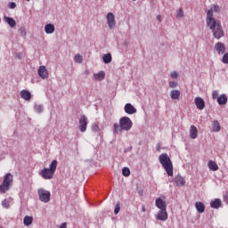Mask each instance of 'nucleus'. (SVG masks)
I'll list each match as a JSON object with an SVG mask.
<instances>
[{
  "label": "nucleus",
  "instance_id": "09e8293b",
  "mask_svg": "<svg viewBox=\"0 0 228 228\" xmlns=\"http://www.w3.org/2000/svg\"><path fill=\"white\" fill-rule=\"evenodd\" d=\"M0 228H2V227H0Z\"/></svg>",
  "mask_w": 228,
  "mask_h": 228
},
{
  "label": "nucleus",
  "instance_id": "2eb2a0df",
  "mask_svg": "<svg viewBox=\"0 0 228 228\" xmlns=\"http://www.w3.org/2000/svg\"><path fill=\"white\" fill-rule=\"evenodd\" d=\"M124 110L127 115H134L136 113V109L131 103H126Z\"/></svg>",
  "mask_w": 228,
  "mask_h": 228
},
{
  "label": "nucleus",
  "instance_id": "473e14b6",
  "mask_svg": "<svg viewBox=\"0 0 228 228\" xmlns=\"http://www.w3.org/2000/svg\"><path fill=\"white\" fill-rule=\"evenodd\" d=\"M35 110L37 113H42L44 111V107H42L41 105H36Z\"/></svg>",
  "mask_w": 228,
  "mask_h": 228
},
{
  "label": "nucleus",
  "instance_id": "f704fd0d",
  "mask_svg": "<svg viewBox=\"0 0 228 228\" xmlns=\"http://www.w3.org/2000/svg\"><path fill=\"white\" fill-rule=\"evenodd\" d=\"M170 77L173 79H177V77H179V74H177V71H173L170 73Z\"/></svg>",
  "mask_w": 228,
  "mask_h": 228
},
{
  "label": "nucleus",
  "instance_id": "9d476101",
  "mask_svg": "<svg viewBox=\"0 0 228 228\" xmlns=\"http://www.w3.org/2000/svg\"><path fill=\"white\" fill-rule=\"evenodd\" d=\"M215 51H216L217 54L222 55L225 54V44L222 42H218L214 46Z\"/></svg>",
  "mask_w": 228,
  "mask_h": 228
},
{
  "label": "nucleus",
  "instance_id": "ddd939ff",
  "mask_svg": "<svg viewBox=\"0 0 228 228\" xmlns=\"http://www.w3.org/2000/svg\"><path fill=\"white\" fill-rule=\"evenodd\" d=\"M194 102L198 110H204L206 108V102L200 97H196Z\"/></svg>",
  "mask_w": 228,
  "mask_h": 228
},
{
  "label": "nucleus",
  "instance_id": "ea45409f",
  "mask_svg": "<svg viewBox=\"0 0 228 228\" xmlns=\"http://www.w3.org/2000/svg\"><path fill=\"white\" fill-rule=\"evenodd\" d=\"M177 17H178L179 19L184 17V12H183V9H180V10H179V12H178V13H177Z\"/></svg>",
  "mask_w": 228,
  "mask_h": 228
},
{
  "label": "nucleus",
  "instance_id": "2f4dec72",
  "mask_svg": "<svg viewBox=\"0 0 228 228\" xmlns=\"http://www.w3.org/2000/svg\"><path fill=\"white\" fill-rule=\"evenodd\" d=\"M2 206L3 208H5L6 209H8V208H10V201L8 200H4L2 201Z\"/></svg>",
  "mask_w": 228,
  "mask_h": 228
},
{
  "label": "nucleus",
  "instance_id": "c756f323",
  "mask_svg": "<svg viewBox=\"0 0 228 228\" xmlns=\"http://www.w3.org/2000/svg\"><path fill=\"white\" fill-rule=\"evenodd\" d=\"M74 60L77 63H83V56L80 54H76Z\"/></svg>",
  "mask_w": 228,
  "mask_h": 228
},
{
  "label": "nucleus",
  "instance_id": "b1692460",
  "mask_svg": "<svg viewBox=\"0 0 228 228\" xmlns=\"http://www.w3.org/2000/svg\"><path fill=\"white\" fill-rule=\"evenodd\" d=\"M4 19L5 22H7L9 26H11V28H15L17 26V22L15 21V20H13V18L4 17Z\"/></svg>",
  "mask_w": 228,
  "mask_h": 228
},
{
  "label": "nucleus",
  "instance_id": "e433bc0d",
  "mask_svg": "<svg viewBox=\"0 0 228 228\" xmlns=\"http://www.w3.org/2000/svg\"><path fill=\"white\" fill-rule=\"evenodd\" d=\"M222 61L223 63L228 64V53L224 54Z\"/></svg>",
  "mask_w": 228,
  "mask_h": 228
},
{
  "label": "nucleus",
  "instance_id": "f257e3e1",
  "mask_svg": "<svg viewBox=\"0 0 228 228\" xmlns=\"http://www.w3.org/2000/svg\"><path fill=\"white\" fill-rule=\"evenodd\" d=\"M207 26L212 30L213 37L216 38V40H220V38L225 35L220 20H216V19L213 18V10H208L207 12Z\"/></svg>",
  "mask_w": 228,
  "mask_h": 228
},
{
  "label": "nucleus",
  "instance_id": "7c9ffc66",
  "mask_svg": "<svg viewBox=\"0 0 228 228\" xmlns=\"http://www.w3.org/2000/svg\"><path fill=\"white\" fill-rule=\"evenodd\" d=\"M92 130H93L94 133H99V131H100L99 124H97V123L93 124V125H92Z\"/></svg>",
  "mask_w": 228,
  "mask_h": 228
},
{
  "label": "nucleus",
  "instance_id": "cd10ccee",
  "mask_svg": "<svg viewBox=\"0 0 228 228\" xmlns=\"http://www.w3.org/2000/svg\"><path fill=\"white\" fill-rule=\"evenodd\" d=\"M102 60L104 63H111V60H112L111 53L104 54L102 57Z\"/></svg>",
  "mask_w": 228,
  "mask_h": 228
},
{
  "label": "nucleus",
  "instance_id": "a878e982",
  "mask_svg": "<svg viewBox=\"0 0 228 228\" xmlns=\"http://www.w3.org/2000/svg\"><path fill=\"white\" fill-rule=\"evenodd\" d=\"M45 33H47V35L53 34V32L54 31V25H53L51 23L46 24L45 26Z\"/></svg>",
  "mask_w": 228,
  "mask_h": 228
},
{
  "label": "nucleus",
  "instance_id": "37998d69",
  "mask_svg": "<svg viewBox=\"0 0 228 228\" xmlns=\"http://www.w3.org/2000/svg\"><path fill=\"white\" fill-rule=\"evenodd\" d=\"M60 228H67V223H62Z\"/></svg>",
  "mask_w": 228,
  "mask_h": 228
},
{
  "label": "nucleus",
  "instance_id": "0eeeda50",
  "mask_svg": "<svg viewBox=\"0 0 228 228\" xmlns=\"http://www.w3.org/2000/svg\"><path fill=\"white\" fill-rule=\"evenodd\" d=\"M88 126V118L86 116L82 115L78 120V127L81 133L86 132V127Z\"/></svg>",
  "mask_w": 228,
  "mask_h": 228
},
{
  "label": "nucleus",
  "instance_id": "f03ea898",
  "mask_svg": "<svg viewBox=\"0 0 228 228\" xmlns=\"http://www.w3.org/2000/svg\"><path fill=\"white\" fill-rule=\"evenodd\" d=\"M159 160L160 165H162L163 168L166 170L167 175L172 177V175H174V165L172 164V160L170 159V157H168V154H160Z\"/></svg>",
  "mask_w": 228,
  "mask_h": 228
},
{
  "label": "nucleus",
  "instance_id": "79ce46f5",
  "mask_svg": "<svg viewBox=\"0 0 228 228\" xmlns=\"http://www.w3.org/2000/svg\"><path fill=\"white\" fill-rule=\"evenodd\" d=\"M224 202H226V204H228V191H226L224 195Z\"/></svg>",
  "mask_w": 228,
  "mask_h": 228
},
{
  "label": "nucleus",
  "instance_id": "de8ad7c7",
  "mask_svg": "<svg viewBox=\"0 0 228 228\" xmlns=\"http://www.w3.org/2000/svg\"><path fill=\"white\" fill-rule=\"evenodd\" d=\"M133 1H136V0H133Z\"/></svg>",
  "mask_w": 228,
  "mask_h": 228
},
{
  "label": "nucleus",
  "instance_id": "423d86ee",
  "mask_svg": "<svg viewBox=\"0 0 228 228\" xmlns=\"http://www.w3.org/2000/svg\"><path fill=\"white\" fill-rule=\"evenodd\" d=\"M37 195L39 197V200H41V202H45V204H47V202L51 200V191L44 188L37 190Z\"/></svg>",
  "mask_w": 228,
  "mask_h": 228
},
{
  "label": "nucleus",
  "instance_id": "412c9836",
  "mask_svg": "<svg viewBox=\"0 0 228 228\" xmlns=\"http://www.w3.org/2000/svg\"><path fill=\"white\" fill-rule=\"evenodd\" d=\"M94 77L95 81H102V79H104V77H106V73H104V71H100L98 73H94Z\"/></svg>",
  "mask_w": 228,
  "mask_h": 228
},
{
  "label": "nucleus",
  "instance_id": "7ed1b4c3",
  "mask_svg": "<svg viewBox=\"0 0 228 228\" xmlns=\"http://www.w3.org/2000/svg\"><path fill=\"white\" fill-rule=\"evenodd\" d=\"M114 131L116 133H122V131H130L133 127V121L128 117H122L118 123H114Z\"/></svg>",
  "mask_w": 228,
  "mask_h": 228
},
{
  "label": "nucleus",
  "instance_id": "72a5a7b5",
  "mask_svg": "<svg viewBox=\"0 0 228 228\" xmlns=\"http://www.w3.org/2000/svg\"><path fill=\"white\" fill-rule=\"evenodd\" d=\"M114 213L115 215H118V213H120V203H117V205L115 206Z\"/></svg>",
  "mask_w": 228,
  "mask_h": 228
},
{
  "label": "nucleus",
  "instance_id": "a19ab883",
  "mask_svg": "<svg viewBox=\"0 0 228 228\" xmlns=\"http://www.w3.org/2000/svg\"><path fill=\"white\" fill-rule=\"evenodd\" d=\"M218 91H213L212 99H218Z\"/></svg>",
  "mask_w": 228,
  "mask_h": 228
},
{
  "label": "nucleus",
  "instance_id": "c03bdc74",
  "mask_svg": "<svg viewBox=\"0 0 228 228\" xmlns=\"http://www.w3.org/2000/svg\"><path fill=\"white\" fill-rule=\"evenodd\" d=\"M142 213H145V211H147V208H145L144 205H142Z\"/></svg>",
  "mask_w": 228,
  "mask_h": 228
},
{
  "label": "nucleus",
  "instance_id": "1a4fd4ad",
  "mask_svg": "<svg viewBox=\"0 0 228 228\" xmlns=\"http://www.w3.org/2000/svg\"><path fill=\"white\" fill-rule=\"evenodd\" d=\"M156 220H160L161 222H167L168 220V213L167 209H162L158 212L155 216Z\"/></svg>",
  "mask_w": 228,
  "mask_h": 228
},
{
  "label": "nucleus",
  "instance_id": "dca6fc26",
  "mask_svg": "<svg viewBox=\"0 0 228 228\" xmlns=\"http://www.w3.org/2000/svg\"><path fill=\"white\" fill-rule=\"evenodd\" d=\"M175 183L176 186H184V184H186V180H184V177H183L181 175H177L175 177Z\"/></svg>",
  "mask_w": 228,
  "mask_h": 228
},
{
  "label": "nucleus",
  "instance_id": "58836bf2",
  "mask_svg": "<svg viewBox=\"0 0 228 228\" xmlns=\"http://www.w3.org/2000/svg\"><path fill=\"white\" fill-rule=\"evenodd\" d=\"M9 8H11V10H15V8H17V4H15V2L9 3Z\"/></svg>",
  "mask_w": 228,
  "mask_h": 228
},
{
  "label": "nucleus",
  "instance_id": "5701e85b",
  "mask_svg": "<svg viewBox=\"0 0 228 228\" xmlns=\"http://www.w3.org/2000/svg\"><path fill=\"white\" fill-rule=\"evenodd\" d=\"M217 102L220 106H224V104H227V95L225 94H221L217 98Z\"/></svg>",
  "mask_w": 228,
  "mask_h": 228
},
{
  "label": "nucleus",
  "instance_id": "bb28decb",
  "mask_svg": "<svg viewBox=\"0 0 228 228\" xmlns=\"http://www.w3.org/2000/svg\"><path fill=\"white\" fill-rule=\"evenodd\" d=\"M222 129V126H220V123L218 120H214L213 121V131L215 133H220V130Z\"/></svg>",
  "mask_w": 228,
  "mask_h": 228
},
{
  "label": "nucleus",
  "instance_id": "393cba45",
  "mask_svg": "<svg viewBox=\"0 0 228 228\" xmlns=\"http://www.w3.org/2000/svg\"><path fill=\"white\" fill-rule=\"evenodd\" d=\"M23 224L26 227H29L33 224V216H26L23 219Z\"/></svg>",
  "mask_w": 228,
  "mask_h": 228
},
{
  "label": "nucleus",
  "instance_id": "6ab92c4d",
  "mask_svg": "<svg viewBox=\"0 0 228 228\" xmlns=\"http://www.w3.org/2000/svg\"><path fill=\"white\" fill-rule=\"evenodd\" d=\"M170 97L174 101H175V100L179 101V98L181 97V91H179V90H173V91H171Z\"/></svg>",
  "mask_w": 228,
  "mask_h": 228
},
{
  "label": "nucleus",
  "instance_id": "c9c22d12",
  "mask_svg": "<svg viewBox=\"0 0 228 228\" xmlns=\"http://www.w3.org/2000/svg\"><path fill=\"white\" fill-rule=\"evenodd\" d=\"M210 10H212V19H213V12H220V7H218V5H213Z\"/></svg>",
  "mask_w": 228,
  "mask_h": 228
},
{
  "label": "nucleus",
  "instance_id": "6e6552de",
  "mask_svg": "<svg viewBox=\"0 0 228 228\" xmlns=\"http://www.w3.org/2000/svg\"><path fill=\"white\" fill-rule=\"evenodd\" d=\"M106 19L110 29H113V28L117 26V21L115 20V15L113 14V12L107 13Z\"/></svg>",
  "mask_w": 228,
  "mask_h": 228
},
{
  "label": "nucleus",
  "instance_id": "9b49d317",
  "mask_svg": "<svg viewBox=\"0 0 228 228\" xmlns=\"http://www.w3.org/2000/svg\"><path fill=\"white\" fill-rule=\"evenodd\" d=\"M38 76L41 79H47L49 77V71L45 69V66H40L38 69Z\"/></svg>",
  "mask_w": 228,
  "mask_h": 228
},
{
  "label": "nucleus",
  "instance_id": "4be33fe9",
  "mask_svg": "<svg viewBox=\"0 0 228 228\" xmlns=\"http://www.w3.org/2000/svg\"><path fill=\"white\" fill-rule=\"evenodd\" d=\"M222 206V200L220 199H216L214 201L210 202V207L214 209H218Z\"/></svg>",
  "mask_w": 228,
  "mask_h": 228
},
{
  "label": "nucleus",
  "instance_id": "f8f14e48",
  "mask_svg": "<svg viewBox=\"0 0 228 228\" xmlns=\"http://www.w3.org/2000/svg\"><path fill=\"white\" fill-rule=\"evenodd\" d=\"M189 134L191 140H195L197 136H199V129H197V126H195V125H191L190 126Z\"/></svg>",
  "mask_w": 228,
  "mask_h": 228
},
{
  "label": "nucleus",
  "instance_id": "4c0bfd02",
  "mask_svg": "<svg viewBox=\"0 0 228 228\" xmlns=\"http://www.w3.org/2000/svg\"><path fill=\"white\" fill-rule=\"evenodd\" d=\"M177 85V81H169L170 88H176Z\"/></svg>",
  "mask_w": 228,
  "mask_h": 228
},
{
  "label": "nucleus",
  "instance_id": "49530a36",
  "mask_svg": "<svg viewBox=\"0 0 228 228\" xmlns=\"http://www.w3.org/2000/svg\"><path fill=\"white\" fill-rule=\"evenodd\" d=\"M158 152H159L161 150L159 149V147L157 148Z\"/></svg>",
  "mask_w": 228,
  "mask_h": 228
},
{
  "label": "nucleus",
  "instance_id": "aec40b11",
  "mask_svg": "<svg viewBox=\"0 0 228 228\" xmlns=\"http://www.w3.org/2000/svg\"><path fill=\"white\" fill-rule=\"evenodd\" d=\"M208 167L212 172H216V170H218V164L213 160L208 162Z\"/></svg>",
  "mask_w": 228,
  "mask_h": 228
},
{
  "label": "nucleus",
  "instance_id": "f3484780",
  "mask_svg": "<svg viewBox=\"0 0 228 228\" xmlns=\"http://www.w3.org/2000/svg\"><path fill=\"white\" fill-rule=\"evenodd\" d=\"M20 97L24 99V101H30L31 100V93L28 90H21L20 91Z\"/></svg>",
  "mask_w": 228,
  "mask_h": 228
},
{
  "label": "nucleus",
  "instance_id": "4468645a",
  "mask_svg": "<svg viewBox=\"0 0 228 228\" xmlns=\"http://www.w3.org/2000/svg\"><path fill=\"white\" fill-rule=\"evenodd\" d=\"M155 206L159 209H167V201L163 200L161 198H158L155 200Z\"/></svg>",
  "mask_w": 228,
  "mask_h": 228
},
{
  "label": "nucleus",
  "instance_id": "a18cd8bd",
  "mask_svg": "<svg viewBox=\"0 0 228 228\" xmlns=\"http://www.w3.org/2000/svg\"><path fill=\"white\" fill-rule=\"evenodd\" d=\"M157 20H158L159 22H161V15H158V16H157Z\"/></svg>",
  "mask_w": 228,
  "mask_h": 228
},
{
  "label": "nucleus",
  "instance_id": "a211bd4d",
  "mask_svg": "<svg viewBox=\"0 0 228 228\" xmlns=\"http://www.w3.org/2000/svg\"><path fill=\"white\" fill-rule=\"evenodd\" d=\"M195 208L198 213H204V211H206V206H204V203H202L201 201H197L195 203Z\"/></svg>",
  "mask_w": 228,
  "mask_h": 228
},
{
  "label": "nucleus",
  "instance_id": "c85d7f7f",
  "mask_svg": "<svg viewBox=\"0 0 228 228\" xmlns=\"http://www.w3.org/2000/svg\"><path fill=\"white\" fill-rule=\"evenodd\" d=\"M122 174L125 177H129V175H131V170H129L128 167H124L122 169Z\"/></svg>",
  "mask_w": 228,
  "mask_h": 228
},
{
  "label": "nucleus",
  "instance_id": "39448f33",
  "mask_svg": "<svg viewBox=\"0 0 228 228\" xmlns=\"http://www.w3.org/2000/svg\"><path fill=\"white\" fill-rule=\"evenodd\" d=\"M13 184V175L7 173L3 180V183L0 185V193H4L10 190V187Z\"/></svg>",
  "mask_w": 228,
  "mask_h": 228
},
{
  "label": "nucleus",
  "instance_id": "20e7f679",
  "mask_svg": "<svg viewBox=\"0 0 228 228\" xmlns=\"http://www.w3.org/2000/svg\"><path fill=\"white\" fill-rule=\"evenodd\" d=\"M56 168H58V160H53L49 166V168L42 169L39 175L45 180L53 179V177H54Z\"/></svg>",
  "mask_w": 228,
  "mask_h": 228
}]
</instances>
